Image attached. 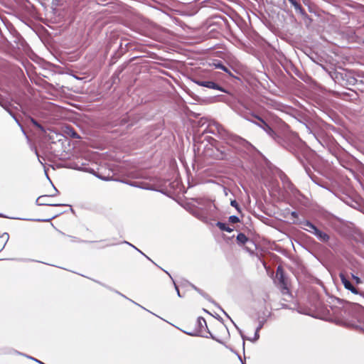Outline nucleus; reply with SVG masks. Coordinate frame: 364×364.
I'll use <instances>...</instances> for the list:
<instances>
[{"label": "nucleus", "instance_id": "f257e3e1", "mask_svg": "<svg viewBox=\"0 0 364 364\" xmlns=\"http://www.w3.org/2000/svg\"><path fill=\"white\" fill-rule=\"evenodd\" d=\"M197 334L198 336H203V337H208V334L210 333V332L208 331L207 323L205 320L202 318L199 317L197 319Z\"/></svg>", "mask_w": 364, "mask_h": 364}, {"label": "nucleus", "instance_id": "f03ea898", "mask_svg": "<svg viewBox=\"0 0 364 364\" xmlns=\"http://www.w3.org/2000/svg\"><path fill=\"white\" fill-rule=\"evenodd\" d=\"M53 196L54 195H51V196ZM50 197V196H47V195L39 196L36 200V204L38 205H53V206L61 205L60 204L51 203L49 200Z\"/></svg>", "mask_w": 364, "mask_h": 364}, {"label": "nucleus", "instance_id": "7ed1b4c3", "mask_svg": "<svg viewBox=\"0 0 364 364\" xmlns=\"http://www.w3.org/2000/svg\"><path fill=\"white\" fill-rule=\"evenodd\" d=\"M340 278L344 287L350 291L354 294H358V290L351 284V283L347 279L343 273L340 274Z\"/></svg>", "mask_w": 364, "mask_h": 364}, {"label": "nucleus", "instance_id": "20e7f679", "mask_svg": "<svg viewBox=\"0 0 364 364\" xmlns=\"http://www.w3.org/2000/svg\"><path fill=\"white\" fill-rule=\"evenodd\" d=\"M312 234H314L319 240L322 242H326L329 239V237L326 233L319 230L317 228L315 229V231H314Z\"/></svg>", "mask_w": 364, "mask_h": 364}, {"label": "nucleus", "instance_id": "39448f33", "mask_svg": "<svg viewBox=\"0 0 364 364\" xmlns=\"http://www.w3.org/2000/svg\"><path fill=\"white\" fill-rule=\"evenodd\" d=\"M199 85L215 90H220L219 86L212 81H199L197 82Z\"/></svg>", "mask_w": 364, "mask_h": 364}, {"label": "nucleus", "instance_id": "423d86ee", "mask_svg": "<svg viewBox=\"0 0 364 364\" xmlns=\"http://www.w3.org/2000/svg\"><path fill=\"white\" fill-rule=\"evenodd\" d=\"M301 227L304 230L313 233L314 231H315V229L316 228L309 221H304L301 223Z\"/></svg>", "mask_w": 364, "mask_h": 364}, {"label": "nucleus", "instance_id": "0eeeda50", "mask_svg": "<svg viewBox=\"0 0 364 364\" xmlns=\"http://www.w3.org/2000/svg\"><path fill=\"white\" fill-rule=\"evenodd\" d=\"M0 239L2 240V242L0 244V251H1V250H3L4 248L6 242H8V240L9 239V235L7 232H4L0 236Z\"/></svg>", "mask_w": 364, "mask_h": 364}, {"label": "nucleus", "instance_id": "6e6552de", "mask_svg": "<svg viewBox=\"0 0 364 364\" xmlns=\"http://www.w3.org/2000/svg\"><path fill=\"white\" fill-rule=\"evenodd\" d=\"M276 277L282 285L285 284L284 272H283L282 269L280 267H279L277 268Z\"/></svg>", "mask_w": 364, "mask_h": 364}, {"label": "nucleus", "instance_id": "1a4fd4ad", "mask_svg": "<svg viewBox=\"0 0 364 364\" xmlns=\"http://www.w3.org/2000/svg\"><path fill=\"white\" fill-rule=\"evenodd\" d=\"M217 226L221 230H223V231H225V232H231L233 230L232 228H230V227H228L225 223H220V222H218L217 223Z\"/></svg>", "mask_w": 364, "mask_h": 364}, {"label": "nucleus", "instance_id": "9d476101", "mask_svg": "<svg viewBox=\"0 0 364 364\" xmlns=\"http://www.w3.org/2000/svg\"><path fill=\"white\" fill-rule=\"evenodd\" d=\"M216 209L215 205L212 202H208L207 207L205 208L207 213H213Z\"/></svg>", "mask_w": 364, "mask_h": 364}, {"label": "nucleus", "instance_id": "9b49d317", "mask_svg": "<svg viewBox=\"0 0 364 364\" xmlns=\"http://www.w3.org/2000/svg\"><path fill=\"white\" fill-rule=\"evenodd\" d=\"M237 240L239 243L244 245L248 240V238L246 237L245 234L240 233L237 236Z\"/></svg>", "mask_w": 364, "mask_h": 364}, {"label": "nucleus", "instance_id": "f8f14e48", "mask_svg": "<svg viewBox=\"0 0 364 364\" xmlns=\"http://www.w3.org/2000/svg\"><path fill=\"white\" fill-rule=\"evenodd\" d=\"M0 105L11 114L9 110V104L1 96H0Z\"/></svg>", "mask_w": 364, "mask_h": 364}, {"label": "nucleus", "instance_id": "ddd939ff", "mask_svg": "<svg viewBox=\"0 0 364 364\" xmlns=\"http://www.w3.org/2000/svg\"><path fill=\"white\" fill-rule=\"evenodd\" d=\"M262 124L259 125L266 132H267L269 134H272L273 132L272 129L261 119H259Z\"/></svg>", "mask_w": 364, "mask_h": 364}, {"label": "nucleus", "instance_id": "4468645a", "mask_svg": "<svg viewBox=\"0 0 364 364\" xmlns=\"http://www.w3.org/2000/svg\"><path fill=\"white\" fill-rule=\"evenodd\" d=\"M214 65L216 68H219V69H221L225 72H228V69L223 65H222L221 63H214Z\"/></svg>", "mask_w": 364, "mask_h": 364}, {"label": "nucleus", "instance_id": "2eb2a0df", "mask_svg": "<svg viewBox=\"0 0 364 364\" xmlns=\"http://www.w3.org/2000/svg\"><path fill=\"white\" fill-rule=\"evenodd\" d=\"M229 219H230V221L233 223H236L239 222V218L235 215L230 216Z\"/></svg>", "mask_w": 364, "mask_h": 364}, {"label": "nucleus", "instance_id": "dca6fc26", "mask_svg": "<svg viewBox=\"0 0 364 364\" xmlns=\"http://www.w3.org/2000/svg\"><path fill=\"white\" fill-rule=\"evenodd\" d=\"M230 204L232 206L235 207L237 210H239L238 204L236 200H232Z\"/></svg>", "mask_w": 364, "mask_h": 364}, {"label": "nucleus", "instance_id": "f3484780", "mask_svg": "<svg viewBox=\"0 0 364 364\" xmlns=\"http://www.w3.org/2000/svg\"><path fill=\"white\" fill-rule=\"evenodd\" d=\"M353 279L355 280L356 284H360L361 282L360 279L357 276L353 275Z\"/></svg>", "mask_w": 364, "mask_h": 364}, {"label": "nucleus", "instance_id": "a211bd4d", "mask_svg": "<svg viewBox=\"0 0 364 364\" xmlns=\"http://www.w3.org/2000/svg\"><path fill=\"white\" fill-rule=\"evenodd\" d=\"M261 326H258L256 332H255V340H257L259 338V333H258V331L260 329Z\"/></svg>", "mask_w": 364, "mask_h": 364}, {"label": "nucleus", "instance_id": "6ab92c4d", "mask_svg": "<svg viewBox=\"0 0 364 364\" xmlns=\"http://www.w3.org/2000/svg\"><path fill=\"white\" fill-rule=\"evenodd\" d=\"M36 127L37 128H38L40 130H41L42 132H44V131H45V130H44V129H43V127L40 124H38H38H37Z\"/></svg>", "mask_w": 364, "mask_h": 364}, {"label": "nucleus", "instance_id": "aec40b11", "mask_svg": "<svg viewBox=\"0 0 364 364\" xmlns=\"http://www.w3.org/2000/svg\"><path fill=\"white\" fill-rule=\"evenodd\" d=\"M31 122L33 124V125L36 126L38 124V122L33 119V118H31Z\"/></svg>", "mask_w": 364, "mask_h": 364}, {"label": "nucleus", "instance_id": "412c9836", "mask_svg": "<svg viewBox=\"0 0 364 364\" xmlns=\"http://www.w3.org/2000/svg\"><path fill=\"white\" fill-rule=\"evenodd\" d=\"M174 285H175V288H176V291H176V294H178V295L179 296H181V295H180V292H179V290H178V287H177V286L176 285V284H175V283H174Z\"/></svg>", "mask_w": 364, "mask_h": 364}, {"label": "nucleus", "instance_id": "4be33fe9", "mask_svg": "<svg viewBox=\"0 0 364 364\" xmlns=\"http://www.w3.org/2000/svg\"><path fill=\"white\" fill-rule=\"evenodd\" d=\"M13 117H14V118L15 119L16 122L18 124V125L20 126L21 124H19V122H18V119H16L14 116H13Z\"/></svg>", "mask_w": 364, "mask_h": 364}, {"label": "nucleus", "instance_id": "5701e85b", "mask_svg": "<svg viewBox=\"0 0 364 364\" xmlns=\"http://www.w3.org/2000/svg\"><path fill=\"white\" fill-rule=\"evenodd\" d=\"M291 4H295V1L294 0H289Z\"/></svg>", "mask_w": 364, "mask_h": 364}, {"label": "nucleus", "instance_id": "b1692460", "mask_svg": "<svg viewBox=\"0 0 364 364\" xmlns=\"http://www.w3.org/2000/svg\"><path fill=\"white\" fill-rule=\"evenodd\" d=\"M34 360H35V361L38 362V363H40L41 364H43V363H41V361H38L37 359H34Z\"/></svg>", "mask_w": 364, "mask_h": 364}, {"label": "nucleus", "instance_id": "393cba45", "mask_svg": "<svg viewBox=\"0 0 364 364\" xmlns=\"http://www.w3.org/2000/svg\"><path fill=\"white\" fill-rule=\"evenodd\" d=\"M21 129H22V132H24V129H23L22 127L20 125Z\"/></svg>", "mask_w": 364, "mask_h": 364}]
</instances>
